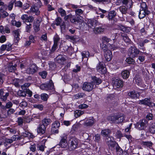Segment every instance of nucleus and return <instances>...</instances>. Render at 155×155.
<instances>
[{"mask_svg":"<svg viewBox=\"0 0 155 155\" xmlns=\"http://www.w3.org/2000/svg\"><path fill=\"white\" fill-rule=\"evenodd\" d=\"M125 117L123 114H118L113 116L109 117L108 119L113 122L118 124L124 122Z\"/></svg>","mask_w":155,"mask_h":155,"instance_id":"1","label":"nucleus"},{"mask_svg":"<svg viewBox=\"0 0 155 155\" xmlns=\"http://www.w3.org/2000/svg\"><path fill=\"white\" fill-rule=\"evenodd\" d=\"M78 140L75 137L70 138L68 141V149L70 151L75 149L77 147Z\"/></svg>","mask_w":155,"mask_h":155,"instance_id":"2","label":"nucleus"},{"mask_svg":"<svg viewBox=\"0 0 155 155\" xmlns=\"http://www.w3.org/2000/svg\"><path fill=\"white\" fill-rule=\"evenodd\" d=\"M115 40L114 39H113V40H111L110 39L107 38L106 36L103 37L102 39V43H108L109 42L110 43H109L108 45H110V48L112 49L113 50H116L117 48V47H116L113 45V43H114Z\"/></svg>","mask_w":155,"mask_h":155,"instance_id":"3","label":"nucleus"},{"mask_svg":"<svg viewBox=\"0 0 155 155\" xmlns=\"http://www.w3.org/2000/svg\"><path fill=\"white\" fill-rule=\"evenodd\" d=\"M147 123V120L143 119L137 123L135 124V127L139 130H143L146 127Z\"/></svg>","mask_w":155,"mask_h":155,"instance_id":"4","label":"nucleus"},{"mask_svg":"<svg viewBox=\"0 0 155 155\" xmlns=\"http://www.w3.org/2000/svg\"><path fill=\"white\" fill-rule=\"evenodd\" d=\"M112 84L113 87L115 89L121 88L123 86L122 81L117 78H112Z\"/></svg>","mask_w":155,"mask_h":155,"instance_id":"5","label":"nucleus"},{"mask_svg":"<svg viewBox=\"0 0 155 155\" xmlns=\"http://www.w3.org/2000/svg\"><path fill=\"white\" fill-rule=\"evenodd\" d=\"M140 51L135 46H131L128 50V53L133 58L137 57Z\"/></svg>","mask_w":155,"mask_h":155,"instance_id":"6","label":"nucleus"},{"mask_svg":"<svg viewBox=\"0 0 155 155\" xmlns=\"http://www.w3.org/2000/svg\"><path fill=\"white\" fill-rule=\"evenodd\" d=\"M40 88L42 90L46 91L53 89L54 88V86L52 80H50L48 83L41 84L40 86Z\"/></svg>","mask_w":155,"mask_h":155,"instance_id":"7","label":"nucleus"},{"mask_svg":"<svg viewBox=\"0 0 155 155\" xmlns=\"http://www.w3.org/2000/svg\"><path fill=\"white\" fill-rule=\"evenodd\" d=\"M94 84L92 82H85L83 84L82 89L84 91H91L93 88Z\"/></svg>","mask_w":155,"mask_h":155,"instance_id":"8","label":"nucleus"},{"mask_svg":"<svg viewBox=\"0 0 155 155\" xmlns=\"http://www.w3.org/2000/svg\"><path fill=\"white\" fill-rule=\"evenodd\" d=\"M106 142L110 148L112 150L114 148L116 142L114 140V138L111 137H108L106 139Z\"/></svg>","mask_w":155,"mask_h":155,"instance_id":"9","label":"nucleus"},{"mask_svg":"<svg viewBox=\"0 0 155 155\" xmlns=\"http://www.w3.org/2000/svg\"><path fill=\"white\" fill-rule=\"evenodd\" d=\"M137 102L140 104H143L149 107L151 106L152 104V101L150 98H145L144 99L140 100Z\"/></svg>","mask_w":155,"mask_h":155,"instance_id":"10","label":"nucleus"},{"mask_svg":"<svg viewBox=\"0 0 155 155\" xmlns=\"http://www.w3.org/2000/svg\"><path fill=\"white\" fill-rule=\"evenodd\" d=\"M38 67L35 64H32L26 70V72L29 74H33L37 72Z\"/></svg>","mask_w":155,"mask_h":155,"instance_id":"11","label":"nucleus"},{"mask_svg":"<svg viewBox=\"0 0 155 155\" xmlns=\"http://www.w3.org/2000/svg\"><path fill=\"white\" fill-rule=\"evenodd\" d=\"M97 69L99 73L104 74L106 72V69L103 63L99 62L97 66Z\"/></svg>","mask_w":155,"mask_h":155,"instance_id":"12","label":"nucleus"},{"mask_svg":"<svg viewBox=\"0 0 155 155\" xmlns=\"http://www.w3.org/2000/svg\"><path fill=\"white\" fill-rule=\"evenodd\" d=\"M60 126V123L58 121H55L53 124L52 126L51 131L54 134H58L59 131L58 129Z\"/></svg>","mask_w":155,"mask_h":155,"instance_id":"13","label":"nucleus"},{"mask_svg":"<svg viewBox=\"0 0 155 155\" xmlns=\"http://www.w3.org/2000/svg\"><path fill=\"white\" fill-rule=\"evenodd\" d=\"M120 2H122L123 5L125 7L130 8L133 5V2L132 0H119Z\"/></svg>","mask_w":155,"mask_h":155,"instance_id":"14","label":"nucleus"},{"mask_svg":"<svg viewBox=\"0 0 155 155\" xmlns=\"http://www.w3.org/2000/svg\"><path fill=\"white\" fill-rule=\"evenodd\" d=\"M95 121V120L93 117H90L86 120L84 125L86 127L91 126L93 125Z\"/></svg>","mask_w":155,"mask_h":155,"instance_id":"15","label":"nucleus"},{"mask_svg":"<svg viewBox=\"0 0 155 155\" xmlns=\"http://www.w3.org/2000/svg\"><path fill=\"white\" fill-rule=\"evenodd\" d=\"M117 13L114 10H112L108 12V15L106 17L109 21L112 20L116 16Z\"/></svg>","mask_w":155,"mask_h":155,"instance_id":"16","label":"nucleus"},{"mask_svg":"<svg viewBox=\"0 0 155 155\" xmlns=\"http://www.w3.org/2000/svg\"><path fill=\"white\" fill-rule=\"evenodd\" d=\"M129 96L132 98H136L140 96L139 93L135 91H131L128 94Z\"/></svg>","mask_w":155,"mask_h":155,"instance_id":"17","label":"nucleus"},{"mask_svg":"<svg viewBox=\"0 0 155 155\" xmlns=\"http://www.w3.org/2000/svg\"><path fill=\"white\" fill-rule=\"evenodd\" d=\"M150 13V12L147 10H141L139 12V17L140 19L143 18L146 15H148Z\"/></svg>","mask_w":155,"mask_h":155,"instance_id":"18","label":"nucleus"},{"mask_svg":"<svg viewBox=\"0 0 155 155\" xmlns=\"http://www.w3.org/2000/svg\"><path fill=\"white\" fill-rule=\"evenodd\" d=\"M12 83L16 87H19L22 84V81L20 79L15 78L12 80Z\"/></svg>","mask_w":155,"mask_h":155,"instance_id":"19","label":"nucleus"},{"mask_svg":"<svg viewBox=\"0 0 155 155\" xmlns=\"http://www.w3.org/2000/svg\"><path fill=\"white\" fill-rule=\"evenodd\" d=\"M104 54L105 58L107 61H109L111 59L112 55L110 51H107V52H104Z\"/></svg>","mask_w":155,"mask_h":155,"instance_id":"20","label":"nucleus"},{"mask_svg":"<svg viewBox=\"0 0 155 155\" xmlns=\"http://www.w3.org/2000/svg\"><path fill=\"white\" fill-rule=\"evenodd\" d=\"M46 127L42 124H40L37 128L38 133L41 134H44L45 132Z\"/></svg>","mask_w":155,"mask_h":155,"instance_id":"21","label":"nucleus"},{"mask_svg":"<svg viewBox=\"0 0 155 155\" xmlns=\"http://www.w3.org/2000/svg\"><path fill=\"white\" fill-rule=\"evenodd\" d=\"M56 61L58 63L63 64L65 61V59L63 56L60 55L56 57Z\"/></svg>","mask_w":155,"mask_h":155,"instance_id":"22","label":"nucleus"},{"mask_svg":"<svg viewBox=\"0 0 155 155\" xmlns=\"http://www.w3.org/2000/svg\"><path fill=\"white\" fill-rule=\"evenodd\" d=\"M92 81L91 82L93 83V84H95L96 85H98L102 82L101 80L99 78L96 77H92Z\"/></svg>","mask_w":155,"mask_h":155,"instance_id":"23","label":"nucleus"},{"mask_svg":"<svg viewBox=\"0 0 155 155\" xmlns=\"http://www.w3.org/2000/svg\"><path fill=\"white\" fill-rule=\"evenodd\" d=\"M20 30L18 29L13 31V34L15 37V41L17 43L19 40V35Z\"/></svg>","mask_w":155,"mask_h":155,"instance_id":"24","label":"nucleus"},{"mask_svg":"<svg viewBox=\"0 0 155 155\" xmlns=\"http://www.w3.org/2000/svg\"><path fill=\"white\" fill-rule=\"evenodd\" d=\"M129 8L127 7H125L124 5H122L120 6V7L118 8V9L120 11L121 13L123 15H126L127 12V9Z\"/></svg>","mask_w":155,"mask_h":155,"instance_id":"25","label":"nucleus"},{"mask_svg":"<svg viewBox=\"0 0 155 155\" xmlns=\"http://www.w3.org/2000/svg\"><path fill=\"white\" fill-rule=\"evenodd\" d=\"M16 66L17 65L16 64L13 65V63H10L8 67V71L10 72H14L16 69Z\"/></svg>","mask_w":155,"mask_h":155,"instance_id":"26","label":"nucleus"},{"mask_svg":"<svg viewBox=\"0 0 155 155\" xmlns=\"http://www.w3.org/2000/svg\"><path fill=\"white\" fill-rule=\"evenodd\" d=\"M117 28L118 30L126 32H128L130 31V28H129L127 27L121 25H118Z\"/></svg>","mask_w":155,"mask_h":155,"instance_id":"27","label":"nucleus"},{"mask_svg":"<svg viewBox=\"0 0 155 155\" xmlns=\"http://www.w3.org/2000/svg\"><path fill=\"white\" fill-rule=\"evenodd\" d=\"M68 145V143L66 140V139L65 137H62L59 143V145L61 147H66Z\"/></svg>","mask_w":155,"mask_h":155,"instance_id":"28","label":"nucleus"},{"mask_svg":"<svg viewBox=\"0 0 155 155\" xmlns=\"http://www.w3.org/2000/svg\"><path fill=\"white\" fill-rule=\"evenodd\" d=\"M51 122V120L49 118H45L42 120V124L45 127H47V126L50 124Z\"/></svg>","mask_w":155,"mask_h":155,"instance_id":"29","label":"nucleus"},{"mask_svg":"<svg viewBox=\"0 0 155 155\" xmlns=\"http://www.w3.org/2000/svg\"><path fill=\"white\" fill-rule=\"evenodd\" d=\"M118 35H121V36L123 38V40L126 42H129L130 40L127 35L124 33L120 32L118 33Z\"/></svg>","mask_w":155,"mask_h":155,"instance_id":"30","label":"nucleus"},{"mask_svg":"<svg viewBox=\"0 0 155 155\" xmlns=\"http://www.w3.org/2000/svg\"><path fill=\"white\" fill-rule=\"evenodd\" d=\"M30 11L31 12L35 13L36 15H39L40 13L38 7L35 6H33L31 7Z\"/></svg>","mask_w":155,"mask_h":155,"instance_id":"31","label":"nucleus"},{"mask_svg":"<svg viewBox=\"0 0 155 155\" xmlns=\"http://www.w3.org/2000/svg\"><path fill=\"white\" fill-rule=\"evenodd\" d=\"M142 144L145 147L149 148L150 149H152V148L153 143L151 141H148L143 142Z\"/></svg>","mask_w":155,"mask_h":155,"instance_id":"32","label":"nucleus"},{"mask_svg":"<svg viewBox=\"0 0 155 155\" xmlns=\"http://www.w3.org/2000/svg\"><path fill=\"white\" fill-rule=\"evenodd\" d=\"M88 26L89 27L94 28L95 27V22L92 19H89L87 21Z\"/></svg>","mask_w":155,"mask_h":155,"instance_id":"33","label":"nucleus"},{"mask_svg":"<svg viewBox=\"0 0 155 155\" xmlns=\"http://www.w3.org/2000/svg\"><path fill=\"white\" fill-rule=\"evenodd\" d=\"M130 72L128 71L124 70L121 73L123 79H127L129 77Z\"/></svg>","mask_w":155,"mask_h":155,"instance_id":"34","label":"nucleus"},{"mask_svg":"<svg viewBox=\"0 0 155 155\" xmlns=\"http://www.w3.org/2000/svg\"><path fill=\"white\" fill-rule=\"evenodd\" d=\"M108 45V44L107 45L104 43H102L100 44V47L104 53L107 52V51H110L108 49L107 45Z\"/></svg>","mask_w":155,"mask_h":155,"instance_id":"35","label":"nucleus"},{"mask_svg":"<svg viewBox=\"0 0 155 155\" xmlns=\"http://www.w3.org/2000/svg\"><path fill=\"white\" fill-rule=\"evenodd\" d=\"M110 130L108 129H105L102 130L101 132V134L105 137H108V135L110 133Z\"/></svg>","mask_w":155,"mask_h":155,"instance_id":"36","label":"nucleus"},{"mask_svg":"<svg viewBox=\"0 0 155 155\" xmlns=\"http://www.w3.org/2000/svg\"><path fill=\"white\" fill-rule=\"evenodd\" d=\"M86 96V94L84 93H79L74 95V97L75 99H78L84 97Z\"/></svg>","mask_w":155,"mask_h":155,"instance_id":"37","label":"nucleus"},{"mask_svg":"<svg viewBox=\"0 0 155 155\" xmlns=\"http://www.w3.org/2000/svg\"><path fill=\"white\" fill-rule=\"evenodd\" d=\"M11 24L13 25H15L17 27H19L21 26V22L17 21L15 20H12L11 21Z\"/></svg>","mask_w":155,"mask_h":155,"instance_id":"38","label":"nucleus"},{"mask_svg":"<svg viewBox=\"0 0 155 155\" xmlns=\"http://www.w3.org/2000/svg\"><path fill=\"white\" fill-rule=\"evenodd\" d=\"M9 95V93L8 92H6L4 94L0 96V98L2 101H5L7 99V98Z\"/></svg>","mask_w":155,"mask_h":155,"instance_id":"39","label":"nucleus"},{"mask_svg":"<svg viewBox=\"0 0 155 155\" xmlns=\"http://www.w3.org/2000/svg\"><path fill=\"white\" fill-rule=\"evenodd\" d=\"M41 99L45 101H47L49 97L48 95L45 93H42L40 95Z\"/></svg>","mask_w":155,"mask_h":155,"instance_id":"40","label":"nucleus"},{"mask_svg":"<svg viewBox=\"0 0 155 155\" xmlns=\"http://www.w3.org/2000/svg\"><path fill=\"white\" fill-rule=\"evenodd\" d=\"M15 2V0H12L10 2L8 5L7 6L8 9L9 11H11L12 10L13 7L14 3Z\"/></svg>","mask_w":155,"mask_h":155,"instance_id":"41","label":"nucleus"},{"mask_svg":"<svg viewBox=\"0 0 155 155\" xmlns=\"http://www.w3.org/2000/svg\"><path fill=\"white\" fill-rule=\"evenodd\" d=\"M83 114V111L81 110H76L74 112V116L76 118L78 117Z\"/></svg>","mask_w":155,"mask_h":155,"instance_id":"42","label":"nucleus"},{"mask_svg":"<svg viewBox=\"0 0 155 155\" xmlns=\"http://www.w3.org/2000/svg\"><path fill=\"white\" fill-rule=\"evenodd\" d=\"M149 131L152 134H155V123L152 124L149 129Z\"/></svg>","mask_w":155,"mask_h":155,"instance_id":"43","label":"nucleus"},{"mask_svg":"<svg viewBox=\"0 0 155 155\" xmlns=\"http://www.w3.org/2000/svg\"><path fill=\"white\" fill-rule=\"evenodd\" d=\"M98 9L102 13V14L99 13V14L100 15V17L101 18H104L105 15L104 14L106 13L107 12V11L100 8H98ZM97 14H98V13Z\"/></svg>","mask_w":155,"mask_h":155,"instance_id":"44","label":"nucleus"},{"mask_svg":"<svg viewBox=\"0 0 155 155\" xmlns=\"http://www.w3.org/2000/svg\"><path fill=\"white\" fill-rule=\"evenodd\" d=\"M135 82L138 86L140 87L143 86L142 81L141 78H138L136 79Z\"/></svg>","mask_w":155,"mask_h":155,"instance_id":"45","label":"nucleus"},{"mask_svg":"<svg viewBox=\"0 0 155 155\" xmlns=\"http://www.w3.org/2000/svg\"><path fill=\"white\" fill-rule=\"evenodd\" d=\"M90 54L88 51H84L81 53L82 59H83L84 58H87L89 55Z\"/></svg>","mask_w":155,"mask_h":155,"instance_id":"46","label":"nucleus"},{"mask_svg":"<svg viewBox=\"0 0 155 155\" xmlns=\"http://www.w3.org/2000/svg\"><path fill=\"white\" fill-rule=\"evenodd\" d=\"M95 30V33H101L104 31V29L102 27H99L96 28Z\"/></svg>","mask_w":155,"mask_h":155,"instance_id":"47","label":"nucleus"},{"mask_svg":"<svg viewBox=\"0 0 155 155\" xmlns=\"http://www.w3.org/2000/svg\"><path fill=\"white\" fill-rule=\"evenodd\" d=\"M17 94L20 97H25L26 96V92L22 90H19L18 91Z\"/></svg>","mask_w":155,"mask_h":155,"instance_id":"48","label":"nucleus"},{"mask_svg":"<svg viewBox=\"0 0 155 155\" xmlns=\"http://www.w3.org/2000/svg\"><path fill=\"white\" fill-rule=\"evenodd\" d=\"M58 11L60 14L61 16H64L66 15L65 11L62 8H60L58 9Z\"/></svg>","mask_w":155,"mask_h":155,"instance_id":"49","label":"nucleus"},{"mask_svg":"<svg viewBox=\"0 0 155 155\" xmlns=\"http://www.w3.org/2000/svg\"><path fill=\"white\" fill-rule=\"evenodd\" d=\"M39 75L43 78H45L47 76V73L45 71H43L39 73Z\"/></svg>","mask_w":155,"mask_h":155,"instance_id":"50","label":"nucleus"},{"mask_svg":"<svg viewBox=\"0 0 155 155\" xmlns=\"http://www.w3.org/2000/svg\"><path fill=\"white\" fill-rule=\"evenodd\" d=\"M15 4V6L19 8L21 7L22 6V3L20 1H16L14 3Z\"/></svg>","mask_w":155,"mask_h":155,"instance_id":"51","label":"nucleus"},{"mask_svg":"<svg viewBox=\"0 0 155 155\" xmlns=\"http://www.w3.org/2000/svg\"><path fill=\"white\" fill-rule=\"evenodd\" d=\"M29 148L30 150L32 152H34L36 150V145L33 143H31Z\"/></svg>","mask_w":155,"mask_h":155,"instance_id":"52","label":"nucleus"},{"mask_svg":"<svg viewBox=\"0 0 155 155\" xmlns=\"http://www.w3.org/2000/svg\"><path fill=\"white\" fill-rule=\"evenodd\" d=\"M6 50L9 51L12 50V45L9 42L7 43L6 44Z\"/></svg>","mask_w":155,"mask_h":155,"instance_id":"53","label":"nucleus"},{"mask_svg":"<svg viewBox=\"0 0 155 155\" xmlns=\"http://www.w3.org/2000/svg\"><path fill=\"white\" fill-rule=\"evenodd\" d=\"M126 61L129 64H133L134 63V60L131 58H127L126 59Z\"/></svg>","mask_w":155,"mask_h":155,"instance_id":"54","label":"nucleus"},{"mask_svg":"<svg viewBox=\"0 0 155 155\" xmlns=\"http://www.w3.org/2000/svg\"><path fill=\"white\" fill-rule=\"evenodd\" d=\"M34 20V18L32 16H28L27 20H26V22H32Z\"/></svg>","mask_w":155,"mask_h":155,"instance_id":"55","label":"nucleus"},{"mask_svg":"<svg viewBox=\"0 0 155 155\" xmlns=\"http://www.w3.org/2000/svg\"><path fill=\"white\" fill-rule=\"evenodd\" d=\"M62 23V19L58 17L55 20V24L57 26H58L61 25V23Z\"/></svg>","mask_w":155,"mask_h":155,"instance_id":"56","label":"nucleus"},{"mask_svg":"<svg viewBox=\"0 0 155 155\" xmlns=\"http://www.w3.org/2000/svg\"><path fill=\"white\" fill-rule=\"evenodd\" d=\"M27 103L25 101H22L19 104V106L23 108H24L27 107Z\"/></svg>","mask_w":155,"mask_h":155,"instance_id":"57","label":"nucleus"},{"mask_svg":"<svg viewBox=\"0 0 155 155\" xmlns=\"http://www.w3.org/2000/svg\"><path fill=\"white\" fill-rule=\"evenodd\" d=\"M34 107L39 109L40 110H42L43 108V106L42 104H34L33 105Z\"/></svg>","mask_w":155,"mask_h":155,"instance_id":"58","label":"nucleus"},{"mask_svg":"<svg viewBox=\"0 0 155 155\" xmlns=\"http://www.w3.org/2000/svg\"><path fill=\"white\" fill-rule=\"evenodd\" d=\"M99 2H102L104 4H108L111 2V0H98Z\"/></svg>","mask_w":155,"mask_h":155,"instance_id":"59","label":"nucleus"},{"mask_svg":"<svg viewBox=\"0 0 155 155\" xmlns=\"http://www.w3.org/2000/svg\"><path fill=\"white\" fill-rule=\"evenodd\" d=\"M94 140L96 142H98L101 139L100 135L99 134H97L94 137Z\"/></svg>","mask_w":155,"mask_h":155,"instance_id":"60","label":"nucleus"},{"mask_svg":"<svg viewBox=\"0 0 155 155\" xmlns=\"http://www.w3.org/2000/svg\"><path fill=\"white\" fill-rule=\"evenodd\" d=\"M6 40V38L5 36L2 35L0 37V42L3 43Z\"/></svg>","mask_w":155,"mask_h":155,"instance_id":"61","label":"nucleus"},{"mask_svg":"<svg viewBox=\"0 0 155 155\" xmlns=\"http://www.w3.org/2000/svg\"><path fill=\"white\" fill-rule=\"evenodd\" d=\"M12 142L11 139L6 138L5 140V146H7L8 144H10Z\"/></svg>","mask_w":155,"mask_h":155,"instance_id":"62","label":"nucleus"},{"mask_svg":"<svg viewBox=\"0 0 155 155\" xmlns=\"http://www.w3.org/2000/svg\"><path fill=\"white\" fill-rule=\"evenodd\" d=\"M146 117L148 120H151L153 119V115L151 113H149L147 114Z\"/></svg>","mask_w":155,"mask_h":155,"instance_id":"63","label":"nucleus"},{"mask_svg":"<svg viewBox=\"0 0 155 155\" xmlns=\"http://www.w3.org/2000/svg\"><path fill=\"white\" fill-rule=\"evenodd\" d=\"M7 5L4 4L1 7L0 10L1 12H4L7 9Z\"/></svg>","mask_w":155,"mask_h":155,"instance_id":"64","label":"nucleus"}]
</instances>
